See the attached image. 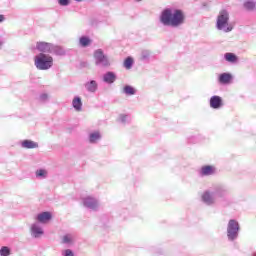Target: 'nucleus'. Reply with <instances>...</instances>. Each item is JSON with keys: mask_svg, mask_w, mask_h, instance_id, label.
Listing matches in <instances>:
<instances>
[{"mask_svg": "<svg viewBox=\"0 0 256 256\" xmlns=\"http://www.w3.org/2000/svg\"><path fill=\"white\" fill-rule=\"evenodd\" d=\"M253 256H256V253Z\"/></svg>", "mask_w": 256, "mask_h": 256, "instance_id": "obj_37", "label": "nucleus"}, {"mask_svg": "<svg viewBox=\"0 0 256 256\" xmlns=\"http://www.w3.org/2000/svg\"><path fill=\"white\" fill-rule=\"evenodd\" d=\"M53 215L51 214V212H42V213H39L37 216H36V221H38V223H49V221H51Z\"/></svg>", "mask_w": 256, "mask_h": 256, "instance_id": "obj_12", "label": "nucleus"}, {"mask_svg": "<svg viewBox=\"0 0 256 256\" xmlns=\"http://www.w3.org/2000/svg\"><path fill=\"white\" fill-rule=\"evenodd\" d=\"M5 21V15L0 14V23H3Z\"/></svg>", "mask_w": 256, "mask_h": 256, "instance_id": "obj_34", "label": "nucleus"}, {"mask_svg": "<svg viewBox=\"0 0 256 256\" xmlns=\"http://www.w3.org/2000/svg\"><path fill=\"white\" fill-rule=\"evenodd\" d=\"M61 244L67 245V247H71L75 245V236L73 234H65L61 237Z\"/></svg>", "mask_w": 256, "mask_h": 256, "instance_id": "obj_14", "label": "nucleus"}, {"mask_svg": "<svg viewBox=\"0 0 256 256\" xmlns=\"http://www.w3.org/2000/svg\"><path fill=\"white\" fill-rule=\"evenodd\" d=\"M210 107L211 109H221L223 107V98L220 96H212L210 98Z\"/></svg>", "mask_w": 256, "mask_h": 256, "instance_id": "obj_11", "label": "nucleus"}, {"mask_svg": "<svg viewBox=\"0 0 256 256\" xmlns=\"http://www.w3.org/2000/svg\"><path fill=\"white\" fill-rule=\"evenodd\" d=\"M95 65L97 67H110L111 62L109 61V57L105 55V53L101 49H97L94 52Z\"/></svg>", "mask_w": 256, "mask_h": 256, "instance_id": "obj_5", "label": "nucleus"}, {"mask_svg": "<svg viewBox=\"0 0 256 256\" xmlns=\"http://www.w3.org/2000/svg\"><path fill=\"white\" fill-rule=\"evenodd\" d=\"M86 91H88V93H95L99 87V85L97 84V81L95 80H91L89 82H86L84 85Z\"/></svg>", "mask_w": 256, "mask_h": 256, "instance_id": "obj_16", "label": "nucleus"}, {"mask_svg": "<svg viewBox=\"0 0 256 256\" xmlns=\"http://www.w3.org/2000/svg\"><path fill=\"white\" fill-rule=\"evenodd\" d=\"M34 65L38 71H49L53 67V56L39 53L34 57Z\"/></svg>", "mask_w": 256, "mask_h": 256, "instance_id": "obj_3", "label": "nucleus"}, {"mask_svg": "<svg viewBox=\"0 0 256 256\" xmlns=\"http://www.w3.org/2000/svg\"><path fill=\"white\" fill-rule=\"evenodd\" d=\"M129 116L127 115H120L119 119L121 121V123H127V119Z\"/></svg>", "mask_w": 256, "mask_h": 256, "instance_id": "obj_32", "label": "nucleus"}, {"mask_svg": "<svg viewBox=\"0 0 256 256\" xmlns=\"http://www.w3.org/2000/svg\"><path fill=\"white\" fill-rule=\"evenodd\" d=\"M239 231H241L239 222L235 219L229 220L227 225L228 241H236V239L239 237Z\"/></svg>", "mask_w": 256, "mask_h": 256, "instance_id": "obj_4", "label": "nucleus"}, {"mask_svg": "<svg viewBox=\"0 0 256 256\" xmlns=\"http://www.w3.org/2000/svg\"><path fill=\"white\" fill-rule=\"evenodd\" d=\"M231 79H233V76L230 73H222L219 75L218 81L222 85H229Z\"/></svg>", "mask_w": 256, "mask_h": 256, "instance_id": "obj_17", "label": "nucleus"}, {"mask_svg": "<svg viewBox=\"0 0 256 256\" xmlns=\"http://www.w3.org/2000/svg\"><path fill=\"white\" fill-rule=\"evenodd\" d=\"M62 256H75V253L71 249H66L62 252Z\"/></svg>", "mask_w": 256, "mask_h": 256, "instance_id": "obj_30", "label": "nucleus"}, {"mask_svg": "<svg viewBox=\"0 0 256 256\" xmlns=\"http://www.w3.org/2000/svg\"><path fill=\"white\" fill-rule=\"evenodd\" d=\"M122 93H124V95H135V93H137V90H135V88H133L132 86L126 85L124 86Z\"/></svg>", "mask_w": 256, "mask_h": 256, "instance_id": "obj_25", "label": "nucleus"}, {"mask_svg": "<svg viewBox=\"0 0 256 256\" xmlns=\"http://www.w3.org/2000/svg\"><path fill=\"white\" fill-rule=\"evenodd\" d=\"M160 23H162L164 27L177 29V27H181V25L185 23V14L181 9L166 8L161 12Z\"/></svg>", "mask_w": 256, "mask_h": 256, "instance_id": "obj_1", "label": "nucleus"}, {"mask_svg": "<svg viewBox=\"0 0 256 256\" xmlns=\"http://www.w3.org/2000/svg\"><path fill=\"white\" fill-rule=\"evenodd\" d=\"M11 255V249L7 246H3L0 249V256H10Z\"/></svg>", "mask_w": 256, "mask_h": 256, "instance_id": "obj_28", "label": "nucleus"}, {"mask_svg": "<svg viewBox=\"0 0 256 256\" xmlns=\"http://www.w3.org/2000/svg\"><path fill=\"white\" fill-rule=\"evenodd\" d=\"M50 54L51 55H57V56H63L66 54L65 49L61 46L52 44V47L50 49Z\"/></svg>", "mask_w": 256, "mask_h": 256, "instance_id": "obj_15", "label": "nucleus"}, {"mask_svg": "<svg viewBox=\"0 0 256 256\" xmlns=\"http://www.w3.org/2000/svg\"><path fill=\"white\" fill-rule=\"evenodd\" d=\"M21 145L23 149H37L39 147V144L33 140H24Z\"/></svg>", "mask_w": 256, "mask_h": 256, "instance_id": "obj_20", "label": "nucleus"}, {"mask_svg": "<svg viewBox=\"0 0 256 256\" xmlns=\"http://www.w3.org/2000/svg\"><path fill=\"white\" fill-rule=\"evenodd\" d=\"M53 43H49V42H37L36 43V49L37 51H39L40 53H51V47H52Z\"/></svg>", "mask_w": 256, "mask_h": 256, "instance_id": "obj_10", "label": "nucleus"}, {"mask_svg": "<svg viewBox=\"0 0 256 256\" xmlns=\"http://www.w3.org/2000/svg\"><path fill=\"white\" fill-rule=\"evenodd\" d=\"M58 3L62 7H67V5H69V0H58Z\"/></svg>", "mask_w": 256, "mask_h": 256, "instance_id": "obj_31", "label": "nucleus"}, {"mask_svg": "<svg viewBox=\"0 0 256 256\" xmlns=\"http://www.w3.org/2000/svg\"><path fill=\"white\" fill-rule=\"evenodd\" d=\"M44 234H45V231H43V227H41V224H39V222H35L31 224L30 226L31 237H33L34 239H39L43 237Z\"/></svg>", "mask_w": 256, "mask_h": 256, "instance_id": "obj_7", "label": "nucleus"}, {"mask_svg": "<svg viewBox=\"0 0 256 256\" xmlns=\"http://www.w3.org/2000/svg\"><path fill=\"white\" fill-rule=\"evenodd\" d=\"M216 29L222 31V33H231L233 31V25L229 23V12L227 10H221L216 19Z\"/></svg>", "mask_w": 256, "mask_h": 256, "instance_id": "obj_2", "label": "nucleus"}, {"mask_svg": "<svg viewBox=\"0 0 256 256\" xmlns=\"http://www.w3.org/2000/svg\"><path fill=\"white\" fill-rule=\"evenodd\" d=\"M48 97H49V96H48L47 94H42V95H40L41 101H47Z\"/></svg>", "mask_w": 256, "mask_h": 256, "instance_id": "obj_33", "label": "nucleus"}, {"mask_svg": "<svg viewBox=\"0 0 256 256\" xmlns=\"http://www.w3.org/2000/svg\"><path fill=\"white\" fill-rule=\"evenodd\" d=\"M202 201L205 205H215V203H217V198L213 191H206L202 195Z\"/></svg>", "mask_w": 256, "mask_h": 256, "instance_id": "obj_8", "label": "nucleus"}, {"mask_svg": "<svg viewBox=\"0 0 256 256\" xmlns=\"http://www.w3.org/2000/svg\"><path fill=\"white\" fill-rule=\"evenodd\" d=\"M101 133L99 131H95L89 134V143L95 144L97 141H100Z\"/></svg>", "mask_w": 256, "mask_h": 256, "instance_id": "obj_23", "label": "nucleus"}, {"mask_svg": "<svg viewBox=\"0 0 256 256\" xmlns=\"http://www.w3.org/2000/svg\"><path fill=\"white\" fill-rule=\"evenodd\" d=\"M82 203L84 207H86V209H90V211H98L100 207L99 200L91 196L83 198Z\"/></svg>", "mask_w": 256, "mask_h": 256, "instance_id": "obj_6", "label": "nucleus"}, {"mask_svg": "<svg viewBox=\"0 0 256 256\" xmlns=\"http://www.w3.org/2000/svg\"><path fill=\"white\" fill-rule=\"evenodd\" d=\"M103 81L111 85L114 81H117V75L114 72H107L103 75Z\"/></svg>", "mask_w": 256, "mask_h": 256, "instance_id": "obj_18", "label": "nucleus"}, {"mask_svg": "<svg viewBox=\"0 0 256 256\" xmlns=\"http://www.w3.org/2000/svg\"><path fill=\"white\" fill-rule=\"evenodd\" d=\"M224 59L228 63H237L239 61V58L237 57V55H235L234 53H231V52L225 53Z\"/></svg>", "mask_w": 256, "mask_h": 256, "instance_id": "obj_22", "label": "nucleus"}, {"mask_svg": "<svg viewBox=\"0 0 256 256\" xmlns=\"http://www.w3.org/2000/svg\"><path fill=\"white\" fill-rule=\"evenodd\" d=\"M212 192L214 193V197H216V199H223V197H227L229 189L226 186L219 185L216 186Z\"/></svg>", "mask_w": 256, "mask_h": 256, "instance_id": "obj_9", "label": "nucleus"}, {"mask_svg": "<svg viewBox=\"0 0 256 256\" xmlns=\"http://www.w3.org/2000/svg\"><path fill=\"white\" fill-rule=\"evenodd\" d=\"M79 44L81 47H89V45H91V38L87 36H82L79 39Z\"/></svg>", "mask_w": 256, "mask_h": 256, "instance_id": "obj_24", "label": "nucleus"}, {"mask_svg": "<svg viewBox=\"0 0 256 256\" xmlns=\"http://www.w3.org/2000/svg\"><path fill=\"white\" fill-rule=\"evenodd\" d=\"M36 177H39L40 179H46L47 178V170H45V169L37 170Z\"/></svg>", "mask_w": 256, "mask_h": 256, "instance_id": "obj_27", "label": "nucleus"}, {"mask_svg": "<svg viewBox=\"0 0 256 256\" xmlns=\"http://www.w3.org/2000/svg\"><path fill=\"white\" fill-rule=\"evenodd\" d=\"M149 57H151V51L149 50H142L140 59L141 61H149Z\"/></svg>", "mask_w": 256, "mask_h": 256, "instance_id": "obj_26", "label": "nucleus"}, {"mask_svg": "<svg viewBox=\"0 0 256 256\" xmlns=\"http://www.w3.org/2000/svg\"><path fill=\"white\" fill-rule=\"evenodd\" d=\"M75 1H77L78 3H81V1H83V0H75Z\"/></svg>", "mask_w": 256, "mask_h": 256, "instance_id": "obj_35", "label": "nucleus"}, {"mask_svg": "<svg viewBox=\"0 0 256 256\" xmlns=\"http://www.w3.org/2000/svg\"><path fill=\"white\" fill-rule=\"evenodd\" d=\"M215 173H216V169L214 166L207 165V166H203L200 169L201 177H209L211 175H215Z\"/></svg>", "mask_w": 256, "mask_h": 256, "instance_id": "obj_13", "label": "nucleus"}, {"mask_svg": "<svg viewBox=\"0 0 256 256\" xmlns=\"http://www.w3.org/2000/svg\"><path fill=\"white\" fill-rule=\"evenodd\" d=\"M72 107H74L75 111H83V102L81 101V97L75 96L73 98Z\"/></svg>", "mask_w": 256, "mask_h": 256, "instance_id": "obj_19", "label": "nucleus"}, {"mask_svg": "<svg viewBox=\"0 0 256 256\" xmlns=\"http://www.w3.org/2000/svg\"><path fill=\"white\" fill-rule=\"evenodd\" d=\"M243 7L246 11H256V2L255 0H246Z\"/></svg>", "mask_w": 256, "mask_h": 256, "instance_id": "obj_21", "label": "nucleus"}, {"mask_svg": "<svg viewBox=\"0 0 256 256\" xmlns=\"http://www.w3.org/2000/svg\"><path fill=\"white\" fill-rule=\"evenodd\" d=\"M135 1H137L138 3H140V1H143V0H135Z\"/></svg>", "mask_w": 256, "mask_h": 256, "instance_id": "obj_36", "label": "nucleus"}, {"mask_svg": "<svg viewBox=\"0 0 256 256\" xmlns=\"http://www.w3.org/2000/svg\"><path fill=\"white\" fill-rule=\"evenodd\" d=\"M124 67L125 69H131V67H133V58L131 57L126 58L124 61Z\"/></svg>", "mask_w": 256, "mask_h": 256, "instance_id": "obj_29", "label": "nucleus"}]
</instances>
